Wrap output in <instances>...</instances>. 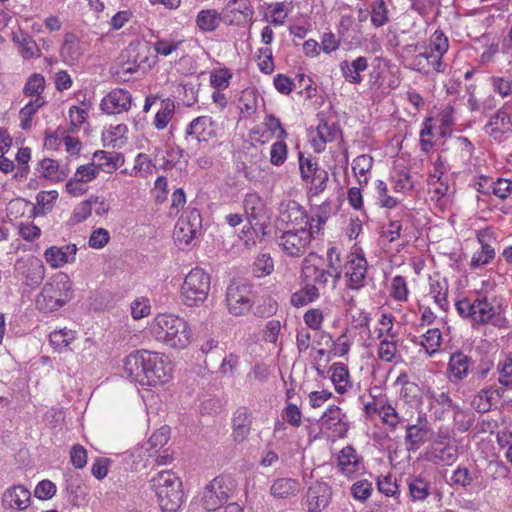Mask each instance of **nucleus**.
I'll return each mask as SVG.
<instances>
[{"mask_svg": "<svg viewBox=\"0 0 512 512\" xmlns=\"http://www.w3.org/2000/svg\"><path fill=\"white\" fill-rule=\"evenodd\" d=\"M310 242L311 231H308L306 226L284 231L278 239L279 246L292 257L303 255Z\"/></svg>", "mask_w": 512, "mask_h": 512, "instance_id": "nucleus-11", "label": "nucleus"}, {"mask_svg": "<svg viewBox=\"0 0 512 512\" xmlns=\"http://www.w3.org/2000/svg\"><path fill=\"white\" fill-rule=\"evenodd\" d=\"M41 175L46 179L62 181L67 177L64 170L59 169L57 161L45 158L39 162Z\"/></svg>", "mask_w": 512, "mask_h": 512, "instance_id": "nucleus-43", "label": "nucleus"}, {"mask_svg": "<svg viewBox=\"0 0 512 512\" xmlns=\"http://www.w3.org/2000/svg\"><path fill=\"white\" fill-rule=\"evenodd\" d=\"M484 188L485 193H493L500 199H505L511 192L512 182L502 178L492 181L482 175V189Z\"/></svg>", "mask_w": 512, "mask_h": 512, "instance_id": "nucleus-40", "label": "nucleus"}, {"mask_svg": "<svg viewBox=\"0 0 512 512\" xmlns=\"http://www.w3.org/2000/svg\"><path fill=\"white\" fill-rule=\"evenodd\" d=\"M216 134L215 122L208 116L195 118L186 129V135L196 138L199 142H207L214 138Z\"/></svg>", "mask_w": 512, "mask_h": 512, "instance_id": "nucleus-23", "label": "nucleus"}, {"mask_svg": "<svg viewBox=\"0 0 512 512\" xmlns=\"http://www.w3.org/2000/svg\"><path fill=\"white\" fill-rule=\"evenodd\" d=\"M368 68V60L366 57L359 56L355 60L349 62L344 60L340 63V70L345 80L352 84H360L362 82L361 72Z\"/></svg>", "mask_w": 512, "mask_h": 512, "instance_id": "nucleus-29", "label": "nucleus"}, {"mask_svg": "<svg viewBox=\"0 0 512 512\" xmlns=\"http://www.w3.org/2000/svg\"><path fill=\"white\" fill-rule=\"evenodd\" d=\"M332 489L326 482L313 483L307 492L308 512H321L331 502Z\"/></svg>", "mask_w": 512, "mask_h": 512, "instance_id": "nucleus-19", "label": "nucleus"}, {"mask_svg": "<svg viewBox=\"0 0 512 512\" xmlns=\"http://www.w3.org/2000/svg\"><path fill=\"white\" fill-rule=\"evenodd\" d=\"M31 500V492L23 485H15L7 489L2 497V503L9 508L18 510L26 509Z\"/></svg>", "mask_w": 512, "mask_h": 512, "instance_id": "nucleus-26", "label": "nucleus"}, {"mask_svg": "<svg viewBox=\"0 0 512 512\" xmlns=\"http://www.w3.org/2000/svg\"><path fill=\"white\" fill-rule=\"evenodd\" d=\"M151 54L148 42L133 41L120 54L119 67L115 72L118 81L126 82L136 73L145 74L151 69Z\"/></svg>", "mask_w": 512, "mask_h": 512, "instance_id": "nucleus-4", "label": "nucleus"}, {"mask_svg": "<svg viewBox=\"0 0 512 512\" xmlns=\"http://www.w3.org/2000/svg\"><path fill=\"white\" fill-rule=\"evenodd\" d=\"M74 175L76 176V180L87 183L96 179L99 175V171L96 168L94 162L91 161L86 165H81L78 167Z\"/></svg>", "mask_w": 512, "mask_h": 512, "instance_id": "nucleus-61", "label": "nucleus"}, {"mask_svg": "<svg viewBox=\"0 0 512 512\" xmlns=\"http://www.w3.org/2000/svg\"><path fill=\"white\" fill-rule=\"evenodd\" d=\"M409 494L412 500L422 501L431 494V481L424 475H411L407 479Z\"/></svg>", "mask_w": 512, "mask_h": 512, "instance_id": "nucleus-31", "label": "nucleus"}, {"mask_svg": "<svg viewBox=\"0 0 512 512\" xmlns=\"http://www.w3.org/2000/svg\"><path fill=\"white\" fill-rule=\"evenodd\" d=\"M76 252L77 247L75 244H68L63 247L52 246L45 251L44 257L52 267L58 268L66 263L73 262Z\"/></svg>", "mask_w": 512, "mask_h": 512, "instance_id": "nucleus-25", "label": "nucleus"}, {"mask_svg": "<svg viewBox=\"0 0 512 512\" xmlns=\"http://www.w3.org/2000/svg\"><path fill=\"white\" fill-rule=\"evenodd\" d=\"M389 22L388 10L383 0H375L371 10V23L375 27H382Z\"/></svg>", "mask_w": 512, "mask_h": 512, "instance_id": "nucleus-48", "label": "nucleus"}, {"mask_svg": "<svg viewBox=\"0 0 512 512\" xmlns=\"http://www.w3.org/2000/svg\"><path fill=\"white\" fill-rule=\"evenodd\" d=\"M132 96L124 89H114L102 99L101 109L107 114H118L128 111Z\"/></svg>", "mask_w": 512, "mask_h": 512, "instance_id": "nucleus-21", "label": "nucleus"}, {"mask_svg": "<svg viewBox=\"0 0 512 512\" xmlns=\"http://www.w3.org/2000/svg\"><path fill=\"white\" fill-rule=\"evenodd\" d=\"M429 438V429L426 424L422 423L421 417L418 423L406 426L405 444L408 451H416Z\"/></svg>", "mask_w": 512, "mask_h": 512, "instance_id": "nucleus-28", "label": "nucleus"}, {"mask_svg": "<svg viewBox=\"0 0 512 512\" xmlns=\"http://www.w3.org/2000/svg\"><path fill=\"white\" fill-rule=\"evenodd\" d=\"M441 332L439 329H429L424 335H423V341L421 342V346L424 347L425 351L432 355L435 353L440 344H441Z\"/></svg>", "mask_w": 512, "mask_h": 512, "instance_id": "nucleus-49", "label": "nucleus"}, {"mask_svg": "<svg viewBox=\"0 0 512 512\" xmlns=\"http://www.w3.org/2000/svg\"><path fill=\"white\" fill-rule=\"evenodd\" d=\"M72 283L65 273H59L45 283L37 296L36 306L45 313L53 312L62 307L71 296Z\"/></svg>", "mask_w": 512, "mask_h": 512, "instance_id": "nucleus-6", "label": "nucleus"}, {"mask_svg": "<svg viewBox=\"0 0 512 512\" xmlns=\"http://www.w3.org/2000/svg\"><path fill=\"white\" fill-rule=\"evenodd\" d=\"M174 112V103L169 99L162 102V108L157 112L154 125L157 129H164L169 123Z\"/></svg>", "mask_w": 512, "mask_h": 512, "instance_id": "nucleus-51", "label": "nucleus"}, {"mask_svg": "<svg viewBox=\"0 0 512 512\" xmlns=\"http://www.w3.org/2000/svg\"><path fill=\"white\" fill-rule=\"evenodd\" d=\"M446 68L447 64L443 61V58L427 48L424 52L413 57L412 69L422 74L428 75L431 72L443 73Z\"/></svg>", "mask_w": 512, "mask_h": 512, "instance_id": "nucleus-17", "label": "nucleus"}, {"mask_svg": "<svg viewBox=\"0 0 512 512\" xmlns=\"http://www.w3.org/2000/svg\"><path fill=\"white\" fill-rule=\"evenodd\" d=\"M390 295L397 301L407 300L408 288L406 279L403 276L397 275L392 279Z\"/></svg>", "mask_w": 512, "mask_h": 512, "instance_id": "nucleus-52", "label": "nucleus"}, {"mask_svg": "<svg viewBox=\"0 0 512 512\" xmlns=\"http://www.w3.org/2000/svg\"><path fill=\"white\" fill-rule=\"evenodd\" d=\"M319 422L322 429L334 432L339 438L345 437L349 430L346 414L336 405H331L323 413Z\"/></svg>", "mask_w": 512, "mask_h": 512, "instance_id": "nucleus-16", "label": "nucleus"}, {"mask_svg": "<svg viewBox=\"0 0 512 512\" xmlns=\"http://www.w3.org/2000/svg\"><path fill=\"white\" fill-rule=\"evenodd\" d=\"M150 331L157 341L175 349L185 348L191 340V330L187 322L173 314L157 315Z\"/></svg>", "mask_w": 512, "mask_h": 512, "instance_id": "nucleus-3", "label": "nucleus"}, {"mask_svg": "<svg viewBox=\"0 0 512 512\" xmlns=\"http://www.w3.org/2000/svg\"><path fill=\"white\" fill-rule=\"evenodd\" d=\"M26 284L35 288L41 284L45 276V267L39 259L29 260L24 271Z\"/></svg>", "mask_w": 512, "mask_h": 512, "instance_id": "nucleus-38", "label": "nucleus"}, {"mask_svg": "<svg viewBox=\"0 0 512 512\" xmlns=\"http://www.w3.org/2000/svg\"><path fill=\"white\" fill-rule=\"evenodd\" d=\"M471 365L470 357L462 352H456L450 357L448 369L455 380H462L467 376Z\"/></svg>", "mask_w": 512, "mask_h": 512, "instance_id": "nucleus-37", "label": "nucleus"}, {"mask_svg": "<svg viewBox=\"0 0 512 512\" xmlns=\"http://www.w3.org/2000/svg\"><path fill=\"white\" fill-rule=\"evenodd\" d=\"M211 277L202 268H193L185 277L181 286V296L185 305L200 306L210 291Z\"/></svg>", "mask_w": 512, "mask_h": 512, "instance_id": "nucleus-7", "label": "nucleus"}, {"mask_svg": "<svg viewBox=\"0 0 512 512\" xmlns=\"http://www.w3.org/2000/svg\"><path fill=\"white\" fill-rule=\"evenodd\" d=\"M376 189L381 207L392 209L398 205L399 201L396 198L388 195V188L384 181L378 180Z\"/></svg>", "mask_w": 512, "mask_h": 512, "instance_id": "nucleus-58", "label": "nucleus"}, {"mask_svg": "<svg viewBox=\"0 0 512 512\" xmlns=\"http://www.w3.org/2000/svg\"><path fill=\"white\" fill-rule=\"evenodd\" d=\"M60 53L64 61L67 63L72 64L78 61L83 54L79 38L73 33H66Z\"/></svg>", "mask_w": 512, "mask_h": 512, "instance_id": "nucleus-35", "label": "nucleus"}, {"mask_svg": "<svg viewBox=\"0 0 512 512\" xmlns=\"http://www.w3.org/2000/svg\"><path fill=\"white\" fill-rule=\"evenodd\" d=\"M243 206L249 227H244L242 233L245 237V246L251 248L255 245V241L249 235L251 234V230H255V226L259 224V221L266 217V204L257 193H248L245 195Z\"/></svg>", "mask_w": 512, "mask_h": 512, "instance_id": "nucleus-10", "label": "nucleus"}, {"mask_svg": "<svg viewBox=\"0 0 512 512\" xmlns=\"http://www.w3.org/2000/svg\"><path fill=\"white\" fill-rule=\"evenodd\" d=\"M313 257L314 254H310L304 259L302 268L304 279L318 288H325L330 285L332 289H335L342 275V261L338 249L335 246L328 248L325 267L312 263Z\"/></svg>", "mask_w": 512, "mask_h": 512, "instance_id": "nucleus-2", "label": "nucleus"}, {"mask_svg": "<svg viewBox=\"0 0 512 512\" xmlns=\"http://www.w3.org/2000/svg\"><path fill=\"white\" fill-rule=\"evenodd\" d=\"M45 88V78L43 75L35 73L32 74L23 89V92L26 96H36L41 97V93L44 91Z\"/></svg>", "mask_w": 512, "mask_h": 512, "instance_id": "nucleus-47", "label": "nucleus"}, {"mask_svg": "<svg viewBox=\"0 0 512 512\" xmlns=\"http://www.w3.org/2000/svg\"><path fill=\"white\" fill-rule=\"evenodd\" d=\"M151 483L162 511H177L183 498L180 478L170 470H163L151 479Z\"/></svg>", "mask_w": 512, "mask_h": 512, "instance_id": "nucleus-5", "label": "nucleus"}, {"mask_svg": "<svg viewBox=\"0 0 512 512\" xmlns=\"http://www.w3.org/2000/svg\"><path fill=\"white\" fill-rule=\"evenodd\" d=\"M299 168L301 177L306 182L313 180L319 171L324 170L311 157L305 158L302 153L299 154Z\"/></svg>", "mask_w": 512, "mask_h": 512, "instance_id": "nucleus-45", "label": "nucleus"}, {"mask_svg": "<svg viewBox=\"0 0 512 512\" xmlns=\"http://www.w3.org/2000/svg\"><path fill=\"white\" fill-rule=\"evenodd\" d=\"M279 220L287 225H292L293 229L308 226L309 217L298 202L289 200L280 204Z\"/></svg>", "mask_w": 512, "mask_h": 512, "instance_id": "nucleus-18", "label": "nucleus"}, {"mask_svg": "<svg viewBox=\"0 0 512 512\" xmlns=\"http://www.w3.org/2000/svg\"><path fill=\"white\" fill-rule=\"evenodd\" d=\"M512 121L510 115L504 110H498L485 125L486 133L495 141H502L504 134L511 131Z\"/></svg>", "mask_w": 512, "mask_h": 512, "instance_id": "nucleus-24", "label": "nucleus"}, {"mask_svg": "<svg viewBox=\"0 0 512 512\" xmlns=\"http://www.w3.org/2000/svg\"><path fill=\"white\" fill-rule=\"evenodd\" d=\"M426 455L427 460L434 464L451 465L458 458V447L455 442L433 441Z\"/></svg>", "mask_w": 512, "mask_h": 512, "instance_id": "nucleus-20", "label": "nucleus"}, {"mask_svg": "<svg viewBox=\"0 0 512 512\" xmlns=\"http://www.w3.org/2000/svg\"><path fill=\"white\" fill-rule=\"evenodd\" d=\"M331 380L335 390L339 394L346 393L352 387L348 367L343 363H334L330 367Z\"/></svg>", "mask_w": 512, "mask_h": 512, "instance_id": "nucleus-36", "label": "nucleus"}, {"mask_svg": "<svg viewBox=\"0 0 512 512\" xmlns=\"http://www.w3.org/2000/svg\"><path fill=\"white\" fill-rule=\"evenodd\" d=\"M373 166V158L370 155L362 154L357 156L352 163V170L358 178L360 185H367V173Z\"/></svg>", "mask_w": 512, "mask_h": 512, "instance_id": "nucleus-42", "label": "nucleus"}, {"mask_svg": "<svg viewBox=\"0 0 512 512\" xmlns=\"http://www.w3.org/2000/svg\"><path fill=\"white\" fill-rule=\"evenodd\" d=\"M225 304L231 315H246L253 306L252 286L244 281H232L226 289Z\"/></svg>", "mask_w": 512, "mask_h": 512, "instance_id": "nucleus-8", "label": "nucleus"}, {"mask_svg": "<svg viewBox=\"0 0 512 512\" xmlns=\"http://www.w3.org/2000/svg\"><path fill=\"white\" fill-rule=\"evenodd\" d=\"M152 167L153 165L149 157L144 153H140L135 159V164L133 167L134 173H131L130 175L144 178L152 173Z\"/></svg>", "mask_w": 512, "mask_h": 512, "instance_id": "nucleus-54", "label": "nucleus"}, {"mask_svg": "<svg viewBox=\"0 0 512 512\" xmlns=\"http://www.w3.org/2000/svg\"><path fill=\"white\" fill-rule=\"evenodd\" d=\"M299 491V481L292 478H278L270 487L271 495L278 499H287L296 496Z\"/></svg>", "mask_w": 512, "mask_h": 512, "instance_id": "nucleus-33", "label": "nucleus"}, {"mask_svg": "<svg viewBox=\"0 0 512 512\" xmlns=\"http://www.w3.org/2000/svg\"><path fill=\"white\" fill-rule=\"evenodd\" d=\"M232 78V73L226 69H218L211 73L210 83L211 86L217 90H224L229 86V81Z\"/></svg>", "mask_w": 512, "mask_h": 512, "instance_id": "nucleus-53", "label": "nucleus"}, {"mask_svg": "<svg viewBox=\"0 0 512 512\" xmlns=\"http://www.w3.org/2000/svg\"><path fill=\"white\" fill-rule=\"evenodd\" d=\"M182 43V40L175 41L168 39H159L154 43V49L156 53L159 55L169 56L174 51H176Z\"/></svg>", "mask_w": 512, "mask_h": 512, "instance_id": "nucleus-62", "label": "nucleus"}, {"mask_svg": "<svg viewBox=\"0 0 512 512\" xmlns=\"http://www.w3.org/2000/svg\"><path fill=\"white\" fill-rule=\"evenodd\" d=\"M92 161L99 172L112 173L124 163V156L119 152L110 153L104 150H97L92 156Z\"/></svg>", "mask_w": 512, "mask_h": 512, "instance_id": "nucleus-27", "label": "nucleus"}, {"mask_svg": "<svg viewBox=\"0 0 512 512\" xmlns=\"http://www.w3.org/2000/svg\"><path fill=\"white\" fill-rule=\"evenodd\" d=\"M240 111L244 117H249L257 110L256 97L252 91H244L239 99Z\"/></svg>", "mask_w": 512, "mask_h": 512, "instance_id": "nucleus-55", "label": "nucleus"}, {"mask_svg": "<svg viewBox=\"0 0 512 512\" xmlns=\"http://www.w3.org/2000/svg\"><path fill=\"white\" fill-rule=\"evenodd\" d=\"M55 493L56 485L50 480L40 481L34 490V495L41 500L51 499Z\"/></svg>", "mask_w": 512, "mask_h": 512, "instance_id": "nucleus-63", "label": "nucleus"}, {"mask_svg": "<svg viewBox=\"0 0 512 512\" xmlns=\"http://www.w3.org/2000/svg\"><path fill=\"white\" fill-rule=\"evenodd\" d=\"M230 489L222 477L214 478L204 489L202 505L207 511L219 508L230 497Z\"/></svg>", "mask_w": 512, "mask_h": 512, "instance_id": "nucleus-14", "label": "nucleus"}, {"mask_svg": "<svg viewBox=\"0 0 512 512\" xmlns=\"http://www.w3.org/2000/svg\"><path fill=\"white\" fill-rule=\"evenodd\" d=\"M348 290L359 291L367 284L368 263L363 254L349 253L342 265Z\"/></svg>", "mask_w": 512, "mask_h": 512, "instance_id": "nucleus-9", "label": "nucleus"}, {"mask_svg": "<svg viewBox=\"0 0 512 512\" xmlns=\"http://www.w3.org/2000/svg\"><path fill=\"white\" fill-rule=\"evenodd\" d=\"M201 216L198 210H191L186 217L178 220L174 229V239L185 245L191 242L200 234Z\"/></svg>", "mask_w": 512, "mask_h": 512, "instance_id": "nucleus-13", "label": "nucleus"}, {"mask_svg": "<svg viewBox=\"0 0 512 512\" xmlns=\"http://www.w3.org/2000/svg\"><path fill=\"white\" fill-rule=\"evenodd\" d=\"M221 21V13L214 9L201 10L196 17L197 27L203 32L216 30Z\"/></svg>", "mask_w": 512, "mask_h": 512, "instance_id": "nucleus-39", "label": "nucleus"}, {"mask_svg": "<svg viewBox=\"0 0 512 512\" xmlns=\"http://www.w3.org/2000/svg\"><path fill=\"white\" fill-rule=\"evenodd\" d=\"M57 197L58 192L55 190L39 192L36 196V205L33 208L34 214L44 215L47 211H50Z\"/></svg>", "mask_w": 512, "mask_h": 512, "instance_id": "nucleus-44", "label": "nucleus"}, {"mask_svg": "<svg viewBox=\"0 0 512 512\" xmlns=\"http://www.w3.org/2000/svg\"><path fill=\"white\" fill-rule=\"evenodd\" d=\"M171 368L158 354L147 350L135 351L124 359L126 376L142 386H156L166 383Z\"/></svg>", "mask_w": 512, "mask_h": 512, "instance_id": "nucleus-1", "label": "nucleus"}, {"mask_svg": "<svg viewBox=\"0 0 512 512\" xmlns=\"http://www.w3.org/2000/svg\"><path fill=\"white\" fill-rule=\"evenodd\" d=\"M254 8L250 0H229L221 12V19L227 25L252 22Z\"/></svg>", "mask_w": 512, "mask_h": 512, "instance_id": "nucleus-12", "label": "nucleus"}, {"mask_svg": "<svg viewBox=\"0 0 512 512\" xmlns=\"http://www.w3.org/2000/svg\"><path fill=\"white\" fill-rule=\"evenodd\" d=\"M360 459L356 450L348 445L344 447L338 456V469L344 475H352L359 470Z\"/></svg>", "mask_w": 512, "mask_h": 512, "instance_id": "nucleus-34", "label": "nucleus"}, {"mask_svg": "<svg viewBox=\"0 0 512 512\" xmlns=\"http://www.w3.org/2000/svg\"><path fill=\"white\" fill-rule=\"evenodd\" d=\"M287 145L283 141H277L272 144L270 150V162L274 166L282 165L287 159Z\"/></svg>", "mask_w": 512, "mask_h": 512, "instance_id": "nucleus-56", "label": "nucleus"}, {"mask_svg": "<svg viewBox=\"0 0 512 512\" xmlns=\"http://www.w3.org/2000/svg\"><path fill=\"white\" fill-rule=\"evenodd\" d=\"M273 270V260L267 253L259 254L252 265L253 274L258 278L271 274Z\"/></svg>", "mask_w": 512, "mask_h": 512, "instance_id": "nucleus-46", "label": "nucleus"}, {"mask_svg": "<svg viewBox=\"0 0 512 512\" xmlns=\"http://www.w3.org/2000/svg\"><path fill=\"white\" fill-rule=\"evenodd\" d=\"M484 323H490L495 327H503L506 324L502 302L496 296L482 297V324Z\"/></svg>", "mask_w": 512, "mask_h": 512, "instance_id": "nucleus-22", "label": "nucleus"}, {"mask_svg": "<svg viewBox=\"0 0 512 512\" xmlns=\"http://www.w3.org/2000/svg\"><path fill=\"white\" fill-rule=\"evenodd\" d=\"M448 48V38L442 31L436 30L430 38L429 51H433L435 54H439V56L443 58V55L448 51Z\"/></svg>", "mask_w": 512, "mask_h": 512, "instance_id": "nucleus-50", "label": "nucleus"}, {"mask_svg": "<svg viewBox=\"0 0 512 512\" xmlns=\"http://www.w3.org/2000/svg\"><path fill=\"white\" fill-rule=\"evenodd\" d=\"M380 409V416L383 422L392 428H396L401 421L396 409L389 403L381 404Z\"/></svg>", "mask_w": 512, "mask_h": 512, "instance_id": "nucleus-60", "label": "nucleus"}, {"mask_svg": "<svg viewBox=\"0 0 512 512\" xmlns=\"http://www.w3.org/2000/svg\"><path fill=\"white\" fill-rule=\"evenodd\" d=\"M342 136V131L336 123H329L325 118H320L315 131L309 133V138L314 151L321 153L327 143Z\"/></svg>", "mask_w": 512, "mask_h": 512, "instance_id": "nucleus-15", "label": "nucleus"}, {"mask_svg": "<svg viewBox=\"0 0 512 512\" xmlns=\"http://www.w3.org/2000/svg\"><path fill=\"white\" fill-rule=\"evenodd\" d=\"M319 297V288L311 283L291 295V304L294 307L305 306Z\"/></svg>", "mask_w": 512, "mask_h": 512, "instance_id": "nucleus-41", "label": "nucleus"}, {"mask_svg": "<svg viewBox=\"0 0 512 512\" xmlns=\"http://www.w3.org/2000/svg\"><path fill=\"white\" fill-rule=\"evenodd\" d=\"M372 490L371 482L368 480H360L352 485L351 494L356 500L365 501L370 497Z\"/></svg>", "mask_w": 512, "mask_h": 512, "instance_id": "nucleus-59", "label": "nucleus"}, {"mask_svg": "<svg viewBox=\"0 0 512 512\" xmlns=\"http://www.w3.org/2000/svg\"><path fill=\"white\" fill-rule=\"evenodd\" d=\"M494 91L498 92L502 97L512 95V80L503 77H491L489 79Z\"/></svg>", "mask_w": 512, "mask_h": 512, "instance_id": "nucleus-64", "label": "nucleus"}, {"mask_svg": "<svg viewBox=\"0 0 512 512\" xmlns=\"http://www.w3.org/2000/svg\"><path fill=\"white\" fill-rule=\"evenodd\" d=\"M252 415L246 408H239L233 417V437L236 442H243L249 435Z\"/></svg>", "mask_w": 512, "mask_h": 512, "instance_id": "nucleus-30", "label": "nucleus"}, {"mask_svg": "<svg viewBox=\"0 0 512 512\" xmlns=\"http://www.w3.org/2000/svg\"><path fill=\"white\" fill-rule=\"evenodd\" d=\"M458 314L471 320L472 327H477L480 324V297L477 296L474 300L463 297L455 303Z\"/></svg>", "mask_w": 512, "mask_h": 512, "instance_id": "nucleus-32", "label": "nucleus"}, {"mask_svg": "<svg viewBox=\"0 0 512 512\" xmlns=\"http://www.w3.org/2000/svg\"><path fill=\"white\" fill-rule=\"evenodd\" d=\"M394 182V189L397 192H406L413 189L414 185L411 180V175L406 170L396 171L392 177Z\"/></svg>", "mask_w": 512, "mask_h": 512, "instance_id": "nucleus-57", "label": "nucleus"}]
</instances>
